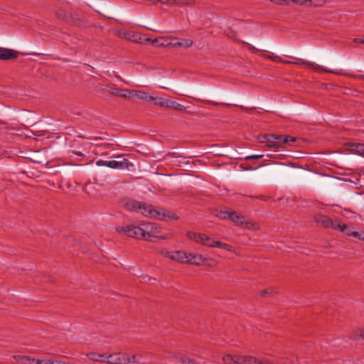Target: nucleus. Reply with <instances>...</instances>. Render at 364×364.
<instances>
[{
	"mask_svg": "<svg viewBox=\"0 0 364 364\" xmlns=\"http://www.w3.org/2000/svg\"><path fill=\"white\" fill-rule=\"evenodd\" d=\"M236 225L244 227L247 229L257 228V225L253 223L246 216L237 214L235 211L232 210L229 218Z\"/></svg>",
	"mask_w": 364,
	"mask_h": 364,
	"instance_id": "20e7f679",
	"label": "nucleus"
},
{
	"mask_svg": "<svg viewBox=\"0 0 364 364\" xmlns=\"http://www.w3.org/2000/svg\"><path fill=\"white\" fill-rule=\"evenodd\" d=\"M325 0H308V6H322L325 4Z\"/></svg>",
	"mask_w": 364,
	"mask_h": 364,
	"instance_id": "473e14b6",
	"label": "nucleus"
},
{
	"mask_svg": "<svg viewBox=\"0 0 364 364\" xmlns=\"http://www.w3.org/2000/svg\"><path fill=\"white\" fill-rule=\"evenodd\" d=\"M266 139L267 146L279 149L283 145V135L266 134L262 135Z\"/></svg>",
	"mask_w": 364,
	"mask_h": 364,
	"instance_id": "0eeeda50",
	"label": "nucleus"
},
{
	"mask_svg": "<svg viewBox=\"0 0 364 364\" xmlns=\"http://www.w3.org/2000/svg\"><path fill=\"white\" fill-rule=\"evenodd\" d=\"M126 358H127L129 361V363H137L138 361L136 360V355H134L131 357H129V356H125Z\"/></svg>",
	"mask_w": 364,
	"mask_h": 364,
	"instance_id": "49530a36",
	"label": "nucleus"
},
{
	"mask_svg": "<svg viewBox=\"0 0 364 364\" xmlns=\"http://www.w3.org/2000/svg\"><path fill=\"white\" fill-rule=\"evenodd\" d=\"M259 143H266V139L262 137V135L258 136Z\"/></svg>",
	"mask_w": 364,
	"mask_h": 364,
	"instance_id": "5fc2aeb1",
	"label": "nucleus"
},
{
	"mask_svg": "<svg viewBox=\"0 0 364 364\" xmlns=\"http://www.w3.org/2000/svg\"><path fill=\"white\" fill-rule=\"evenodd\" d=\"M187 262L188 264L194 265H201L204 264V262L208 260L207 259L203 258L200 255H194L192 253H187Z\"/></svg>",
	"mask_w": 364,
	"mask_h": 364,
	"instance_id": "9b49d317",
	"label": "nucleus"
},
{
	"mask_svg": "<svg viewBox=\"0 0 364 364\" xmlns=\"http://www.w3.org/2000/svg\"><path fill=\"white\" fill-rule=\"evenodd\" d=\"M150 227V225L144 224H142L141 226L127 225L126 227H118L117 231L123 232L130 237L151 241V239L146 237L147 232L151 230Z\"/></svg>",
	"mask_w": 364,
	"mask_h": 364,
	"instance_id": "f03ea898",
	"label": "nucleus"
},
{
	"mask_svg": "<svg viewBox=\"0 0 364 364\" xmlns=\"http://www.w3.org/2000/svg\"><path fill=\"white\" fill-rule=\"evenodd\" d=\"M214 247H219L228 251H232V246L226 243L221 242L220 241H216L215 243H214Z\"/></svg>",
	"mask_w": 364,
	"mask_h": 364,
	"instance_id": "c756f323",
	"label": "nucleus"
},
{
	"mask_svg": "<svg viewBox=\"0 0 364 364\" xmlns=\"http://www.w3.org/2000/svg\"><path fill=\"white\" fill-rule=\"evenodd\" d=\"M132 90L127 89L112 88L109 90V93L123 98L129 97L128 93H131Z\"/></svg>",
	"mask_w": 364,
	"mask_h": 364,
	"instance_id": "f3484780",
	"label": "nucleus"
},
{
	"mask_svg": "<svg viewBox=\"0 0 364 364\" xmlns=\"http://www.w3.org/2000/svg\"><path fill=\"white\" fill-rule=\"evenodd\" d=\"M350 150L360 156H364V144H353L350 146Z\"/></svg>",
	"mask_w": 364,
	"mask_h": 364,
	"instance_id": "4be33fe9",
	"label": "nucleus"
},
{
	"mask_svg": "<svg viewBox=\"0 0 364 364\" xmlns=\"http://www.w3.org/2000/svg\"><path fill=\"white\" fill-rule=\"evenodd\" d=\"M167 100H168L163 98V97H154V100L152 101L154 102V104L156 105H160L161 107H166Z\"/></svg>",
	"mask_w": 364,
	"mask_h": 364,
	"instance_id": "c85d7f7f",
	"label": "nucleus"
},
{
	"mask_svg": "<svg viewBox=\"0 0 364 364\" xmlns=\"http://www.w3.org/2000/svg\"><path fill=\"white\" fill-rule=\"evenodd\" d=\"M295 4H299V5H307L308 4V0H291Z\"/></svg>",
	"mask_w": 364,
	"mask_h": 364,
	"instance_id": "37998d69",
	"label": "nucleus"
},
{
	"mask_svg": "<svg viewBox=\"0 0 364 364\" xmlns=\"http://www.w3.org/2000/svg\"><path fill=\"white\" fill-rule=\"evenodd\" d=\"M129 360L125 358V355H121L120 353H113L107 355L106 362L109 364H128Z\"/></svg>",
	"mask_w": 364,
	"mask_h": 364,
	"instance_id": "6e6552de",
	"label": "nucleus"
},
{
	"mask_svg": "<svg viewBox=\"0 0 364 364\" xmlns=\"http://www.w3.org/2000/svg\"><path fill=\"white\" fill-rule=\"evenodd\" d=\"M172 1L178 5L192 6L195 4V0H172Z\"/></svg>",
	"mask_w": 364,
	"mask_h": 364,
	"instance_id": "2f4dec72",
	"label": "nucleus"
},
{
	"mask_svg": "<svg viewBox=\"0 0 364 364\" xmlns=\"http://www.w3.org/2000/svg\"><path fill=\"white\" fill-rule=\"evenodd\" d=\"M207 104L209 105H224L225 106H230L229 104H225V103H219L213 101H205Z\"/></svg>",
	"mask_w": 364,
	"mask_h": 364,
	"instance_id": "de8ad7c7",
	"label": "nucleus"
},
{
	"mask_svg": "<svg viewBox=\"0 0 364 364\" xmlns=\"http://www.w3.org/2000/svg\"><path fill=\"white\" fill-rule=\"evenodd\" d=\"M255 364H274L273 363L267 360H258L257 358H256V363Z\"/></svg>",
	"mask_w": 364,
	"mask_h": 364,
	"instance_id": "c03bdc74",
	"label": "nucleus"
},
{
	"mask_svg": "<svg viewBox=\"0 0 364 364\" xmlns=\"http://www.w3.org/2000/svg\"><path fill=\"white\" fill-rule=\"evenodd\" d=\"M350 338L353 339H364V328L354 331Z\"/></svg>",
	"mask_w": 364,
	"mask_h": 364,
	"instance_id": "cd10ccee",
	"label": "nucleus"
},
{
	"mask_svg": "<svg viewBox=\"0 0 364 364\" xmlns=\"http://www.w3.org/2000/svg\"><path fill=\"white\" fill-rule=\"evenodd\" d=\"M234 364H255L256 358L252 356H245L234 355Z\"/></svg>",
	"mask_w": 364,
	"mask_h": 364,
	"instance_id": "f8f14e48",
	"label": "nucleus"
},
{
	"mask_svg": "<svg viewBox=\"0 0 364 364\" xmlns=\"http://www.w3.org/2000/svg\"><path fill=\"white\" fill-rule=\"evenodd\" d=\"M237 35V33L235 31H231L229 34V36L231 38H235Z\"/></svg>",
	"mask_w": 364,
	"mask_h": 364,
	"instance_id": "13d9d810",
	"label": "nucleus"
},
{
	"mask_svg": "<svg viewBox=\"0 0 364 364\" xmlns=\"http://www.w3.org/2000/svg\"><path fill=\"white\" fill-rule=\"evenodd\" d=\"M270 1L272 2H277V0H269Z\"/></svg>",
	"mask_w": 364,
	"mask_h": 364,
	"instance_id": "69168bd1",
	"label": "nucleus"
},
{
	"mask_svg": "<svg viewBox=\"0 0 364 364\" xmlns=\"http://www.w3.org/2000/svg\"><path fill=\"white\" fill-rule=\"evenodd\" d=\"M354 42L357 43H363L364 44V37L362 38H354Z\"/></svg>",
	"mask_w": 364,
	"mask_h": 364,
	"instance_id": "603ef678",
	"label": "nucleus"
},
{
	"mask_svg": "<svg viewBox=\"0 0 364 364\" xmlns=\"http://www.w3.org/2000/svg\"><path fill=\"white\" fill-rule=\"evenodd\" d=\"M73 153L78 156H82L84 154L79 151H73Z\"/></svg>",
	"mask_w": 364,
	"mask_h": 364,
	"instance_id": "6e6d98bb",
	"label": "nucleus"
},
{
	"mask_svg": "<svg viewBox=\"0 0 364 364\" xmlns=\"http://www.w3.org/2000/svg\"><path fill=\"white\" fill-rule=\"evenodd\" d=\"M144 224L150 225L151 226L149 228L151 230H149V231H148L146 233V237L149 239H150L151 237H156L155 234L159 233L161 232V228L158 227L155 223H147Z\"/></svg>",
	"mask_w": 364,
	"mask_h": 364,
	"instance_id": "6ab92c4d",
	"label": "nucleus"
},
{
	"mask_svg": "<svg viewBox=\"0 0 364 364\" xmlns=\"http://www.w3.org/2000/svg\"><path fill=\"white\" fill-rule=\"evenodd\" d=\"M234 355L227 354L223 356V361L224 364H234Z\"/></svg>",
	"mask_w": 364,
	"mask_h": 364,
	"instance_id": "72a5a7b5",
	"label": "nucleus"
},
{
	"mask_svg": "<svg viewBox=\"0 0 364 364\" xmlns=\"http://www.w3.org/2000/svg\"><path fill=\"white\" fill-rule=\"evenodd\" d=\"M18 56V52L12 49L0 48V60H9L16 59Z\"/></svg>",
	"mask_w": 364,
	"mask_h": 364,
	"instance_id": "1a4fd4ad",
	"label": "nucleus"
},
{
	"mask_svg": "<svg viewBox=\"0 0 364 364\" xmlns=\"http://www.w3.org/2000/svg\"><path fill=\"white\" fill-rule=\"evenodd\" d=\"M156 237L159 238V239H161V240H165V239H166V237H164V236H156Z\"/></svg>",
	"mask_w": 364,
	"mask_h": 364,
	"instance_id": "680f3d73",
	"label": "nucleus"
},
{
	"mask_svg": "<svg viewBox=\"0 0 364 364\" xmlns=\"http://www.w3.org/2000/svg\"><path fill=\"white\" fill-rule=\"evenodd\" d=\"M294 65H306V66L310 68L312 70H316V69L319 68L322 71L327 73H333V74L339 75H347V73H346L345 71L343 70H331V69H327L324 67L319 66V65H316L311 62L305 61L302 59H297L296 61H294Z\"/></svg>",
	"mask_w": 364,
	"mask_h": 364,
	"instance_id": "39448f33",
	"label": "nucleus"
},
{
	"mask_svg": "<svg viewBox=\"0 0 364 364\" xmlns=\"http://www.w3.org/2000/svg\"><path fill=\"white\" fill-rule=\"evenodd\" d=\"M33 116V114L23 110L22 112V117L24 122L30 125H33L35 122L31 118Z\"/></svg>",
	"mask_w": 364,
	"mask_h": 364,
	"instance_id": "5701e85b",
	"label": "nucleus"
},
{
	"mask_svg": "<svg viewBox=\"0 0 364 364\" xmlns=\"http://www.w3.org/2000/svg\"><path fill=\"white\" fill-rule=\"evenodd\" d=\"M141 279H142V282H144L145 283L150 284H153L156 282V279L155 278L151 277H149L148 275L142 276Z\"/></svg>",
	"mask_w": 364,
	"mask_h": 364,
	"instance_id": "e433bc0d",
	"label": "nucleus"
},
{
	"mask_svg": "<svg viewBox=\"0 0 364 364\" xmlns=\"http://www.w3.org/2000/svg\"><path fill=\"white\" fill-rule=\"evenodd\" d=\"M132 92H134V95L141 100H144L148 102H151L154 100V97L149 95V94L144 91L132 90Z\"/></svg>",
	"mask_w": 364,
	"mask_h": 364,
	"instance_id": "aec40b11",
	"label": "nucleus"
},
{
	"mask_svg": "<svg viewBox=\"0 0 364 364\" xmlns=\"http://www.w3.org/2000/svg\"><path fill=\"white\" fill-rule=\"evenodd\" d=\"M193 44V41L191 39L183 38L179 41L169 42L168 45L173 48L183 47V48H187L192 46Z\"/></svg>",
	"mask_w": 364,
	"mask_h": 364,
	"instance_id": "2eb2a0df",
	"label": "nucleus"
},
{
	"mask_svg": "<svg viewBox=\"0 0 364 364\" xmlns=\"http://www.w3.org/2000/svg\"><path fill=\"white\" fill-rule=\"evenodd\" d=\"M282 58L279 56H277V55H272V60L274 61V62H280L282 63Z\"/></svg>",
	"mask_w": 364,
	"mask_h": 364,
	"instance_id": "09e8293b",
	"label": "nucleus"
},
{
	"mask_svg": "<svg viewBox=\"0 0 364 364\" xmlns=\"http://www.w3.org/2000/svg\"><path fill=\"white\" fill-rule=\"evenodd\" d=\"M43 364H53V363L50 360H45Z\"/></svg>",
	"mask_w": 364,
	"mask_h": 364,
	"instance_id": "052dcab7",
	"label": "nucleus"
},
{
	"mask_svg": "<svg viewBox=\"0 0 364 364\" xmlns=\"http://www.w3.org/2000/svg\"><path fill=\"white\" fill-rule=\"evenodd\" d=\"M353 237L360 240L364 241V232H358L356 231V235H353Z\"/></svg>",
	"mask_w": 364,
	"mask_h": 364,
	"instance_id": "79ce46f5",
	"label": "nucleus"
},
{
	"mask_svg": "<svg viewBox=\"0 0 364 364\" xmlns=\"http://www.w3.org/2000/svg\"><path fill=\"white\" fill-rule=\"evenodd\" d=\"M111 168L116 169H129L130 167L133 166V164L131 163L126 159H123L122 161H112Z\"/></svg>",
	"mask_w": 364,
	"mask_h": 364,
	"instance_id": "4468645a",
	"label": "nucleus"
},
{
	"mask_svg": "<svg viewBox=\"0 0 364 364\" xmlns=\"http://www.w3.org/2000/svg\"><path fill=\"white\" fill-rule=\"evenodd\" d=\"M314 222L325 228L336 229V225L338 222V220H332L327 215L316 214L314 217Z\"/></svg>",
	"mask_w": 364,
	"mask_h": 364,
	"instance_id": "423d86ee",
	"label": "nucleus"
},
{
	"mask_svg": "<svg viewBox=\"0 0 364 364\" xmlns=\"http://www.w3.org/2000/svg\"><path fill=\"white\" fill-rule=\"evenodd\" d=\"M335 230H340L341 232L344 233L346 236L353 237V235H356V231L354 230V228L350 225H347L338 220L336 229Z\"/></svg>",
	"mask_w": 364,
	"mask_h": 364,
	"instance_id": "9d476101",
	"label": "nucleus"
},
{
	"mask_svg": "<svg viewBox=\"0 0 364 364\" xmlns=\"http://www.w3.org/2000/svg\"><path fill=\"white\" fill-rule=\"evenodd\" d=\"M274 293V289L273 288H268L261 291L260 295L262 296H266L267 295H272Z\"/></svg>",
	"mask_w": 364,
	"mask_h": 364,
	"instance_id": "4c0bfd02",
	"label": "nucleus"
},
{
	"mask_svg": "<svg viewBox=\"0 0 364 364\" xmlns=\"http://www.w3.org/2000/svg\"><path fill=\"white\" fill-rule=\"evenodd\" d=\"M263 57H264V58L272 60V55H269L264 54V55H263Z\"/></svg>",
	"mask_w": 364,
	"mask_h": 364,
	"instance_id": "bf43d9fd",
	"label": "nucleus"
},
{
	"mask_svg": "<svg viewBox=\"0 0 364 364\" xmlns=\"http://www.w3.org/2000/svg\"><path fill=\"white\" fill-rule=\"evenodd\" d=\"M178 359L181 364H199L198 363L196 362L193 359L189 358L186 355H181L178 357Z\"/></svg>",
	"mask_w": 364,
	"mask_h": 364,
	"instance_id": "393cba45",
	"label": "nucleus"
},
{
	"mask_svg": "<svg viewBox=\"0 0 364 364\" xmlns=\"http://www.w3.org/2000/svg\"><path fill=\"white\" fill-rule=\"evenodd\" d=\"M187 252L180 250L171 251V260L181 263L187 262Z\"/></svg>",
	"mask_w": 364,
	"mask_h": 364,
	"instance_id": "ddd939ff",
	"label": "nucleus"
},
{
	"mask_svg": "<svg viewBox=\"0 0 364 364\" xmlns=\"http://www.w3.org/2000/svg\"><path fill=\"white\" fill-rule=\"evenodd\" d=\"M145 203L137 201L129 197H123L118 202L119 206L125 210L139 213L142 215L144 210H145Z\"/></svg>",
	"mask_w": 364,
	"mask_h": 364,
	"instance_id": "7ed1b4c3",
	"label": "nucleus"
},
{
	"mask_svg": "<svg viewBox=\"0 0 364 364\" xmlns=\"http://www.w3.org/2000/svg\"><path fill=\"white\" fill-rule=\"evenodd\" d=\"M232 210H218L215 213V215L223 220H227L230 218V213Z\"/></svg>",
	"mask_w": 364,
	"mask_h": 364,
	"instance_id": "a878e982",
	"label": "nucleus"
},
{
	"mask_svg": "<svg viewBox=\"0 0 364 364\" xmlns=\"http://www.w3.org/2000/svg\"><path fill=\"white\" fill-rule=\"evenodd\" d=\"M143 215L146 217L153 218L161 220H177L178 217L173 213L166 209L154 207L150 204H145Z\"/></svg>",
	"mask_w": 364,
	"mask_h": 364,
	"instance_id": "f257e3e1",
	"label": "nucleus"
},
{
	"mask_svg": "<svg viewBox=\"0 0 364 364\" xmlns=\"http://www.w3.org/2000/svg\"><path fill=\"white\" fill-rule=\"evenodd\" d=\"M87 357L90 360L95 362L105 363L106 362V354H100L95 352H91L87 354Z\"/></svg>",
	"mask_w": 364,
	"mask_h": 364,
	"instance_id": "dca6fc26",
	"label": "nucleus"
},
{
	"mask_svg": "<svg viewBox=\"0 0 364 364\" xmlns=\"http://www.w3.org/2000/svg\"><path fill=\"white\" fill-rule=\"evenodd\" d=\"M168 44L169 43H166V41L161 43L158 42V46L159 47H171V46H169Z\"/></svg>",
	"mask_w": 364,
	"mask_h": 364,
	"instance_id": "8fccbe9b",
	"label": "nucleus"
},
{
	"mask_svg": "<svg viewBox=\"0 0 364 364\" xmlns=\"http://www.w3.org/2000/svg\"><path fill=\"white\" fill-rule=\"evenodd\" d=\"M237 42L239 43H245L247 44V43H245V41H242V40H236ZM248 46H249V50L252 52L253 53H256L257 52H259V50H258L257 48H256L255 47H254L253 46L250 45V44H248Z\"/></svg>",
	"mask_w": 364,
	"mask_h": 364,
	"instance_id": "ea45409f",
	"label": "nucleus"
},
{
	"mask_svg": "<svg viewBox=\"0 0 364 364\" xmlns=\"http://www.w3.org/2000/svg\"><path fill=\"white\" fill-rule=\"evenodd\" d=\"M92 139H93V140L102 139V137H100V136H96V137H94Z\"/></svg>",
	"mask_w": 364,
	"mask_h": 364,
	"instance_id": "e2e57ef3",
	"label": "nucleus"
},
{
	"mask_svg": "<svg viewBox=\"0 0 364 364\" xmlns=\"http://www.w3.org/2000/svg\"><path fill=\"white\" fill-rule=\"evenodd\" d=\"M146 41H148V42H151L152 44H156V43H158V42H159V39L155 38V39L152 40V39H151V38H147V39H146Z\"/></svg>",
	"mask_w": 364,
	"mask_h": 364,
	"instance_id": "864d4df0",
	"label": "nucleus"
},
{
	"mask_svg": "<svg viewBox=\"0 0 364 364\" xmlns=\"http://www.w3.org/2000/svg\"><path fill=\"white\" fill-rule=\"evenodd\" d=\"M155 251L156 253L159 254L160 255H161L166 258H168L169 259H171V251H169L166 248H159V247H156Z\"/></svg>",
	"mask_w": 364,
	"mask_h": 364,
	"instance_id": "b1692460",
	"label": "nucleus"
},
{
	"mask_svg": "<svg viewBox=\"0 0 364 364\" xmlns=\"http://www.w3.org/2000/svg\"><path fill=\"white\" fill-rule=\"evenodd\" d=\"M77 137H79V138H82V139H85V138H86L85 136H83V135H82V134H79V135H77Z\"/></svg>",
	"mask_w": 364,
	"mask_h": 364,
	"instance_id": "0e129e2a",
	"label": "nucleus"
},
{
	"mask_svg": "<svg viewBox=\"0 0 364 364\" xmlns=\"http://www.w3.org/2000/svg\"><path fill=\"white\" fill-rule=\"evenodd\" d=\"M263 157V155H252L248 156L245 158V160H251V159H262Z\"/></svg>",
	"mask_w": 364,
	"mask_h": 364,
	"instance_id": "a19ab883",
	"label": "nucleus"
},
{
	"mask_svg": "<svg viewBox=\"0 0 364 364\" xmlns=\"http://www.w3.org/2000/svg\"><path fill=\"white\" fill-rule=\"evenodd\" d=\"M215 242L216 241H215L213 238L205 235L204 238L202 242V245L204 246L209 247H214V246H215L214 243H215Z\"/></svg>",
	"mask_w": 364,
	"mask_h": 364,
	"instance_id": "bb28decb",
	"label": "nucleus"
},
{
	"mask_svg": "<svg viewBox=\"0 0 364 364\" xmlns=\"http://www.w3.org/2000/svg\"><path fill=\"white\" fill-rule=\"evenodd\" d=\"M138 34L134 32H128L125 33V38L129 40H132L133 41L137 42L138 39L137 37Z\"/></svg>",
	"mask_w": 364,
	"mask_h": 364,
	"instance_id": "f704fd0d",
	"label": "nucleus"
},
{
	"mask_svg": "<svg viewBox=\"0 0 364 364\" xmlns=\"http://www.w3.org/2000/svg\"><path fill=\"white\" fill-rule=\"evenodd\" d=\"M282 63H284V64H287V65L294 64V61H289V60H282Z\"/></svg>",
	"mask_w": 364,
	"mask_h": 364,
	"instance_id": "4d7b16f0",
	"label": "nucleus"
},
{
	"mask_svg": "<svg viewBox=\"0 0 364 364\" xmlns=\"http://www.w3.org/2000/svg\"><path fill=\"white\" fill-rule=\"evenodd\" d=\"M166 107L171 108V109H173L178 110V111H183L186 109V107L184 105L179 104V103L176 102V101L169 100H167Z\"/></svg>",
	"mask_w": 364,
	"mask_h": 364,
	"instance_id": "412c9836",
	"label": "nucleus"
},
{
	"mask_svg": "<svg viewBox=\"0 0 364 364\" xmlns=\"http://www.w3.org/2000/svg\"><path fill=\"white\" fill-rule=\"evenodd\" d=\"M29 361H31L33 363H35V364H43V360H36L35 358H31Z\"/></svg>",
	"mask_w": 364,
	"mask_h": 364,
	"instance_id": "3c124183",
	"label": "nucleus"
},
{
	"mask_svg": "<svg viewBox=\"0 0 364 364\" xmlns=\"http://www.w3.org/2000/svg\"><path fill=\"white\" fill-rule=\"evenodd\" d=\"M56 15H57V17H58V18H61V19H64V17H65V12H64V11H63V10H60V11H58L57 12Z\"/></svg>",
	"mask_w": 364,
	"mask_h": 364,
	"instance_id": "a18cd8bd",
	"label": "nucleus"
},
{
	"mask_svg": "<svg viewBox=\"0 0 364 364\" xmlns=\"http://www.w3.org/2000/svg\"><path fill=\"white\" fill-rule=\"evenodd\" d=\"M14 359L21 363H23L24 360H30L31 358L26 355H14Z\"/></svg>",
	"mask_w": 364,
	"mask_h": 364,
	"instance_id": "c9c22d12",
	"label": "nucleus"
},
{
	"mask_svg": "<svg viewBox=\"0 0 364 364\" xmlns=\"http://www.w3.org/2000/svg\"><path fill=\"white\" fill-rule=\"evenodd\" d=\"M297 141V138L291 136L283 135V144H287L288 145H292Z\"/></svg>",
	"mask_w": 364,
	"mask_h": 364,
	"instance_id": "7c9ffc66",
	"label": "nucleus"
},
{
	"mask_svg": "<svg viewBox=\"0 0 364 364\" xmlns=\"http://www.w3.org/2000/svg\"><path fill=\"white\" fill-rule=\"evenodd\" d=\"M186 236L188 238H189L191 240H193L194 242L197 243L202 244L203 240L204 238L205 234L202 233H197L192 231H188L186 234Z\"/></svg>",
	"mask_w": 364,
	"mask_h": 364,
	"instance_id": "a211bd4d",
	"label": "nucleus"
},
{
	"mask_svg": "<svg viewBox=\"0 0 364 364\" xmlns=\"http://www.w3.org/2000/svg\"><path fill=\"white\" fill-rule=\"evenodd\" d=\"M112 164V161H103V160H98V161L96 162V164H97L98 166H107V167L111 168V164Z\"/></svg>",
	"mask_w": 364,
	"mask_h": 364,
	"instance_id": "58836bf2",
	"label": "nucleus"
}]
</instances>
